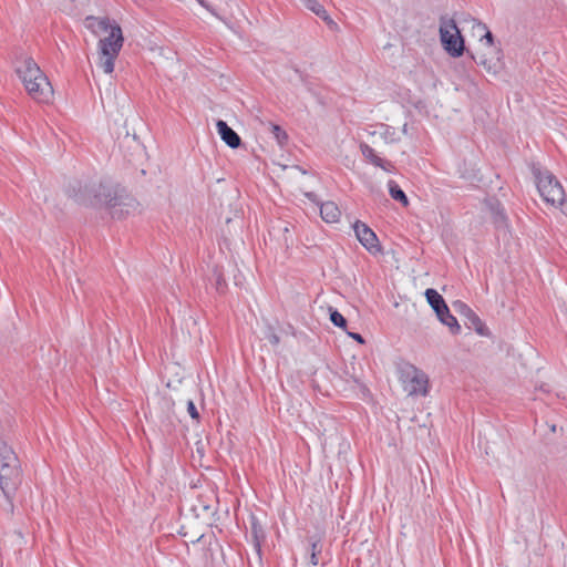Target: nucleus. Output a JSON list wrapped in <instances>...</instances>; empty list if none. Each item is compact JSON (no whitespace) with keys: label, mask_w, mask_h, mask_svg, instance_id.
<instances>
[{"label":"nucleus","mask_w":567,"mask_h":567,"mask_svg":"<svg viewBox=\"0 0 567 567\" xmlns=\"http://www.w3.org/2000/svg\"><path fill=\"white\" fill-rule=\"evenodd\" d=\"M84 27L95 37L107 33L97 42L99 66L106 74L114 71V62L120 54L124 43L121 27L109 17L87 16L84 19Z\"/></svg>","instance_id":"f257e3e1"},{"label":"nucleus","mask_w":567,"mask_h":567,"mask_svg":"<svg viewBox=\"0 0 567 567\" xmlns=\"http://www.w3.org/2000/svg\"><path fill=\"white\" fill-rule=\"evenodd\" d=\"M16 72L32 100L42 104H49L53 101V86L32 58H21Z\"/></svg>","instance_id":"f03ea898"},{"label":"nucleus","mask_w":567,"mask_h":567,"mask_svg":"<svg viewBox=\"0 0 567 567\" xmlns=\"http://www.w3.org/2000/svg\"><path fill=\"white\" fill-rule=\"evenodd\" d=\"M20 483V461L13 449L0 440V489L6 497L10 513L13 512L12 498Z\"/></svg>","instance_id":"7ed1b4c3"},{"label":"nucleus","mask_w":567,"mask_h":567,"mask_svg":"<svg viewBox=\"0 0 567 567\" xmlns=\"http://www.w3.org/2000/svg\"><path fill=\"white\" fill-rule=\"evenodd\" d=\"M534 175L543 199L555 207H561V210L566 214L564 209L565 192L556 177L550 172L540 171L539 168L534 169Z\"/></svg>","instance_id":"20e7f679"},{"label":"nucleus","mask_w":567,"mask_h":567,"mask_svg":"<svg viewBox=\"0 0 567 567\" xmlns=\"http://www.w3.org/2000/svg\"><path fill=\"white\" fill-rule=\"evenodd\" d=\"M103 193L99 194V203L104 205L114 219H122L138 209V203L128 195L112 193L111 189L101 187Z\"/></svg>","instance_id":"39448f33"},{"label":"nucleus","mask_w":567,"mask_h":567,"mask_svg":"<svg viewBox=\"0 0 567 567\" xmlns=\"http://www.w3.org/2000/svg\"><path fill=\"white\" fill-rule=\"evenodd\" d=\"M439 33L442 47L451 56L458 58L464 53V39L454 19L442 17Z\"/></svg>","instance_id":"423d86ee"},{"label":"nucleus","mask_w":567,"mask_h":567,"mask_svg":"<svg viewBox=\"0 0 567 567\" xmlns=\"http://www.w3.org/2000/svg\"><path fill=\"white\" fill-rule=\"evenodd\" d=\"M472 59L493 75L499 74L505 66L502 50L493 42H483Z\"/></svg>","instance_id":"0eeeda50"},{"label":"nucleus","mask_w":567,"mask_h":567,"mask_svg":"<svg viewBox=\"0 0 567 567\" xmlns=\"http://www.w3.org/2000/svg\"><path fill=\"white\" fill-rule=\"evenodd\" d=\"M398 375L401 384L406 390H426L429 386L427 375L412 364H400L398 367Z\"/></svg>","instance_id":"6e6552de"},{"label":"nucleus","mask_w":567,"mask_h":567,"mask_svg":"<svg viewBox=\"0 0 567 567\" xmlns=\"http://www.w3.org/2000/svg\"><path fill=\"white\" fill-rule=\"evenodd\" d=\"M353 230L358 240L368 251L371 254H378L381 251L375 233L367 224L358 220L353 225Z\"/></svg>","instance_id":"1a4fd4ad"},{"label":"nucleus","mask_w":567,"mask_h":567,"mask_svg":"<svg viewBox=\"0 0 567 567\" xmlns=\"http://www.w3.org/2000/svg\"><path fill=\"white\" fill-rule=\"evenodd\" d=\"M360 150H361V153L363 155V157L369 162L371 163L372 165L377 166V167H380L382 168L383 171L385 172H391L393 169V165L391 162L389 161H385L383 158H381L377 153L375 151L369 146L368 144L365 143H362L360 145Z\"/></svg>","instance_id":"9d476101"},{"label":"nucleus","mask_w":567,"mask_h":567,"mask_svg":"<svg viewBox=\"0 0 567 567\" xmlns=\"http://www.w3.org/2000/svg\"><path fill=\"white\" fill-rule=\"evenodd\" d=\"M249 524H250V535L252 538L254 547L259 556L261 557V544L264 543L266 538V534L264 530L262 525L258 520L257 516L251 514L249 517Z\"/></svg>","instance_id":"9b49d317"},{"label":"nucleus","mask_w":567,"mask_h":567,"mask_svg":"<svg viewBox=\"0 0 567 567\" xmlns=\"http://www.w3.org/2000/svg\"><path fill=\"white\" fill-rule=\"evenodd\" d=\"M217 132L220 138L231 148H237L240 145L239 135L227 125L225 121L219 120L216 123Z\"/></svg>","instance_id":"f8f14e48"},{"label":"nucleus","mask_w":567,"mask_h":567,"mask_svg":"<svg viewBox=\"0 0 567 567\" xmlns=\"http://www.w3.org/2000/svg\"><path fill=\"white\" fill-rule=\"evenodd\" d=\"M305 7L312 11L316 16L321 18L330 29L338 30V24L330 18L327 10L319 3L318 0H303Z\"/></svg>","instance_id":"ddd939ff"},{"label":"nucleus","mask_w":567,"mask_h":567,"mask_svg":"<svg viewBox=\"0 0 567 567\" xmlns=\"http://www.w3.org/2000/svg\"><path fill=\"white\" fill-rule=\"evenodd\" d=\"M425 297L430 306L435 311L437 318L442 317L444 313H447V306L443 299V297L434 289H426Z\"/></svg>","instance_id":"4468645a"},{"label":"nucleus","mask_w":567,"mask_h":567,"mask_svg":"<svg viewBox=\"0 0 567 567\" xmlns=\"http://www.w3.org/2000/svg\"><path fill=\"white\" fill-rule=\"evenodd\" d=\"M320 215L326 223H337L341 217V210L333 202H324L320 206Z\"/></svg>","instance_id":"2eb2a0df"},{"label":"nucleus","mask_w":567,"mask_h":567,"mask_svg":"<svg viewBox=\"0 0 567 567\" xmlns=\"http://www.w3.org/2000/svg\"><path fill=\"white\" fill-rule=\"evenodd\" d=\"M322 551V544L313 538L309 539V545L306 549V558L309 556L310 561L306 563L305 567H317L319 564V556Z\"/></svg>","instance_id":"dca6fc26"},{"label":"nucleus","mask_w":567,"mask_h":567,"mask_svg":"<svg viewBox=\"0 0 567 567\" xmlns=\"http://www.w3.org/2000/svg\"><path fill=\"white\" fill-rule=\"evenodd\" d=\"M471 22L473 34L480 38L481 44L483 42H493L494 37L485 23L477 21L475 19H472Z\"/></svg>","instance_id":"f3484780"},{"label":"nucleus","mask_w":567,"mask_h":567,"mask_svg":"<svg viewBox=\"0 0 567 567\" xmlns=\"http://www.w3.org/2000/svg\"><path fill=\"white\" fill-rule=\"evenodd\" d=\"M380 135L385 143H395L400 141V135L394 127L382 124L380 126Z\"/></svg>","instance_id":"a211bd4d"},{"label":"nucleus","mask_w":567,"mask_h":567,"mask_svg":"<svg viewBox=\"0 0 567 567\" xmlns=\"http://www.w3.org/2000/svg\"><path fill=\"white\" fill-rule=\"evenodd\" d=\"M388 186H389L390 195L393 199L401 202L404 206H406L409 204L406 195L404 194V192L399 187V185L395 182L390 181Z\"/></svg>","instance_id":"6ab92c4d"},{"label":"nucleus","mask_w":567,"mask_h":567,"mask_svg":"<svg viewBox=\"0 0 567 567\" xmlns=\"http://www.w3.org/2000/svg\"><path fill=\"white\" fill-rule=\"evenodd\" d=\"M439 320L447 326L452 333L457 334L461 331V326L458 324L456 318L451 315L450 310L447 309V313H444L442 317L439 318Z\"/></svg>","instance_id":"aec40b11"},{"label":"nucleus","mask_w":567,"mask_h":567,"mask_svg":"<svg viewBox=\"0 0 567 567\" xmlns=\"http://www.w3.org/2000/svg\"><path fill=\"white\" fill-rule=\"evenodd\" d=\"M270 131L279 145H284L287 142L288 135L279 125L271 124Z\"/></svg>","instance_id":"412c9836"},{"label":"nucleus","mask_w":567,"mask_h":567,"mask_svg":"<svg viewBox=\"0 0 567 567\" xmlns=\"http://www.w3.org/2000/svg\"><path fill=\"white\" fill-rule=\"evenodd\" d=\"M330 320L334 326H337L339 328L344 329L347 326L346 318L336 309L330 308Z\"/></svg>","instance_id":"4be33fe9"},{"label":"nucleus","mask_w":567,"mask_h":567,"mask_svg":"<svg viewBox=\"0 0 567 567\" xmlns=\"http://www.w3.org/2000/svg\"><path fill=\"white\" fill-rule=\"evenodd\" d=\"M453 307L456 311L461 312L465 317L473 316V310L467 305L460 300L455 301L453 303Z\"/></svg>","instance_id":"5701e85b"},{"label":"nucleus","mask_w":567,"mask_h":567,"mask_svg":"<svg viewBox=\"0 0 567 567\" xmlns=\"http://www.w3.org/2000/svg\"><path fill=\"white\" fill-rule=\"evenodd\" d=\"M470 319V321L472 322L474 329L480 333V334H484L483 332V323L481 321V319L473 312V316H468L467 317Z\"/></svg>","instance_id":"b1692460"},{"label":"nucleus","mask_w":567,"mask_h":567,"mask_svg":"<svg viewBox=\"0 0 567 567\" xmlns=\"http://www.w3.org/2000/svg\"><path fill=\"white\" fill-rule=\"evenodd\" d=\"M187 412L189 413L193 420L199 421V412L193 400H188L187 402Z\"/></svg>","instance_id":"393cba45"},{"label":"nucleus","mask_w":567,"mask_h":567,"mask_svg":"<svg viewBox=\"0 0 567 567\" xmlns=\"http://www.w3.org/2000/svg\"><path fill=\"white\" fill-rule=\"evenodd\" d=\"M214 280H215L216 289L221 290L223 287L225 286V280L223 278V275L219 272V270L217 268L214 269Z\"/></svg>","instance_id":"a878e982"},{"label":"nucleus","mask_w":567,"mask_h":567,"mask_svg":"<svg viewBox=\"0 0 567 567\" xmlns=\"http://www.w3.org/2000/svg\"><path fill=\"white\" fill-rule=\"evenodd\" d=\"M181 384H182V380H181V379H178V380H176V381H171V380H168V381H167V383H166V386H167L168 389H171V390H176V389H177V386H178V385H181Z\"/></svg>","instance_id":"bb28decb"},{"label":"nucleus","mask_w":567,"mask_h":567,"mask_svg":"<svg viewBox=\"0 0 567 567\" xmlns=\"http://www.w3.org/2000/svg\"><path fill=\"white\" fill-rule=\"evenodd\" d=\"M348 334H349L352 339L357 340L359 343H363V342H364V340H363L362 336H361V334H359V333L349 332Z\"/></svg>","instance_id":"cd10ccee"},{"label":"nucleus","mask_w":567,"mask_h":567,"mask_svg":"<svg viewBox=\"0 0 567 567\" xmlns=\"http://www.w3.org/2000/svg\"><path fill=\"white\" fill-rule=\"evenodd\" d=\"M269 341H270L272 344H277V343H279V338H278V336H276L275 333H271V334L269 336Z\"/></svg>","instance_id":"c85d7f7f"},{"label":"nucleus","mask_w":567,"mask_h":567,"mask_svg":"<svg viewBox=\"0 0 567 567\" xmlns=\"http://www.w3.org/2000/svg\"><path fill=\"white\" fill-rule=\"evenodd\" d=\"M202 7L209 9V6L206 3L205 0H196Z\"/></svg>","instance_id":"c756f323"},{"label":"nucleus","mask_w":567,"mask_h":567,"mask_svg":"<svg viewBox=\"0 0 567 567\" xmlns=\"http://www.w3.org/2000/svg\"><path fill=\"white\" fill-rule=\"evenodd\" d=\"M417 392H410V394H416ZM422 395H426L427 392L426 391H423V392H420Z\"/></svg>","instance_id":"7c9ffc66"},{"label":"nucleus","mask_w":567,"mask_h":567,"mask_svg":"<svg viewBox=\"0 0 567 567\" xmlns=\"http://www.w3.org/2000/svg\"><path fill=\"white\" fill-rule=\"evenodd\" d=\"M406 127H408V125H406V124H404V125H403V127H402V132H403L404 134H406Z\"/></svg>","instance_id":"2f4dec72"},{"label":"nucleus","mask_w":567,"mask_h":567,"mask_svg":"<svg viewBox=\"0 0 567 567\" xmlns=\"http://www.w3.org/2000/svg\"><path fill=\"white\" fill-rule=\"evenodd\" d=\"M208 10L213 13V16H216V12H214L210 8Z\"/></svg>","instance_id":"473e14b6"},{"label":"nucleus","mask_w":567,"mask_h":567,"mask_svg":"<svg viewBox=\"0 0 567 567\" xmlns=\"http://www.w3.org/2000/svg\"><path fill=\"white\" fill-rule=\"evenodd\" d=\"M551 431H553V432H555V431H556V426H555V425H553V426H551Z\"/></svg>","instance_id":"72a5a7b5"}]
</instances>
